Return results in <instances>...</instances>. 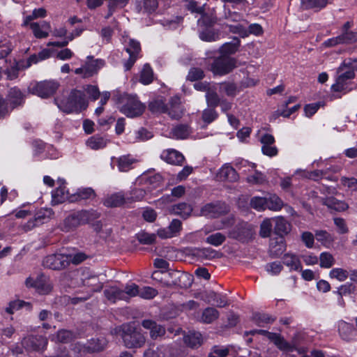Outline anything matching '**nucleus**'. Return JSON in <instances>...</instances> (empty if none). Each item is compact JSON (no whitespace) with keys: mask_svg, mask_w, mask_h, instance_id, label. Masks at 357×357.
<instances>
[{"mask_svg":"<svg viewBox=\"0 0 357 357\" xmlns=\"http://www.w3.org/2000/svg\"><path fill=\"white\" fill-rule=\"evenodd\" d=\"M146 194V190L144 187L139 188H135L130 191V195L126 197L127 203L130 202L141 201L145 197Z\"/></svg>","mask_w":357,"mask_h":357,"instance_id":"nucleus-48","label":"nucleus"},{"mask_svg":"<svg viewBox=\"0 0 357 357\" xmlns=\"http://www.w3.org/2000/svg\"><path fill=\"white\" fill-rule=\"evenodd\" d=\"M74 337L73 333L68 330H61L55 335L52 336V340L55 342L67 343Z\"/></svg>","mask_w":357,"mask_h":357,"instance_id":"nucleus-49","label":"nucleus"},{"mask_svg":"<svg viewBox=\"0 0 357 357\" xmlns=\"http://www.w3.org/2000/svg\"><path fill=\"white\" fill-rule=\"evenodd\" d=\"M329 277L332 279H335L339 282H344L349 277V273L345 269L334 268L330 271Z\"/></svg>","mask_w":357,"mask_h":357,"instance_id":"nucleus-52","label":"nucleus"},{"mask_svg":"<svg viewBox=\"0 0 357 357\" xmlns=\"http://www.w3.org/2000/svg\"><path fill=\"white\" fill-rule=\"evenodd\" d=\"M8 97L10 102L11 111L17 106L22 105L24 99V94L16 87L10 89Z\"/></svg>","mask_w":357,"mask_h":357,"instance_id":"nucleus-31","label":"nucleus"},{"mask_svg":"<svg viewBox=\"0 0 357 357\" xmlns=\"http://www.w3.org/2000/svg\"><path fill=\"white\" fill-rule=\"evenodd\" d=\"M25 307L27 309H29V303L20 300H17L10 302L8 307H6V311L8 314H13L15 311H17L18 310Z\"/></svg>","mask_w":357,"mask_h":357,"instance_id":"nucleus-56","label":"nucleus"},{"mask_svg":"<svg viewBox=\"0 0 357 357\" xmlns=\"http://www.w3.org/2000/svg\"><path fill=\"white\" fill-rule=\"evenodd\" d=\"M356 85L351 79H344L342 76H337L335 83L331 86L333 91L342 92L344 94L352 91Z\"/></svg>","mask_w":357,"mask_h":357,"instance_id":"nucleus-20","label":"nucleus"},{"mask_svg":"<svg viewBox=\"0 0 357 357\" xmlns=\"http://www.w3.org/2000/svg\"><path fill=\"white\" fill-rule=\"evenodd\" d=\"M123 43L126 46V52L130 56L128 60L124 63V68L126 70H129L138 58L141 50L140 44L139 42L128 37L123 38Z\"/></svg>","mask_w":357,"mask_h":357,"instance_id":"nucleus-11","label":"nucleus"},{"mask_svg":"<svg viewBox=\"0 0 357 357\" xmlns=\"http://www.w3.org/2000/svg\"><path fill=\"white\" fill-rule=\"evenodd\" d=\"M123 340L125 346L128 349H137L144 346L146 338L140 332L128 328L124 330Z\"/></svg>","mask_w":357,"mask_h":357,"instance_id":"nucleus-9","label":"nucleus"},{"mask_svg":"<svg viewBox=\"0 0 357 357\" xmlns=\"http://www.w3.org/2000/svg\"><path fill=\"white\" fill-rule=\"evenodd\" d=\"M167 113L172 119H178L183 114V107L181 105L180 99L178 97H174L169 102Z\"/></svg>","mask_w":357,"mask_h":357,"instance_id":"nucleus-28","label":"nucleus"},{"mask_svg":"<svg viewBox=\"0 0 357 357\" xmlns=\"http://www.w3.org/2000/svg\"><path fill=\"white\" fill-rule=\"evenodd\" d=\"M218 316L219 312L216 309L207 307L203 311L200 321L205 324H210L217 319Z\"/></svg>","mask_w":357,"mask_h":357,"instance_id":"nucleus-44","label":"nucleus"},{"mask_svg":"<svg viewBox=\"0 0 357 357\" xmlns=\"http://www.w3.org/2000/svg\"><path fill=\"white\" fill-rule=\"evenodd\" d=\"M158 294V291L151 287H143L140 288L139 287V294L142 298L144 299H151L154 298Z\"/></svg>","mask_w":357,"mask_h":357,"instance_id":"nucleus-60","label":"nucleus"},{"mask_svg":"<svg viewBox=\"0 0 357 357\" xmlns=\"http://www.w3.org/2000/svg\"><path fill=\"white\" fill-rule=\"evenodd\" d=\"M107 345V340L105 337H100L92 338L88 341L87 345L77 343L74 351L77 354V357H82L86 353L98 352L103 350Z\"/></svg>","mask_w":357,"mask_h":357,"instance_id":"nucleus-6","label":"nucleus"},{"mask_svg":"<svg viewBox=\"0 0 357 357\" xmlns=\"http://www.w3.org/2000/svg\"><path fill=\"white\" fill-rule=\"evenodd\" d=\"M83 284L91 287L93 291H100L102 288V284L99 282L98 278L95 275L83 280Z\"/></svg>","mask_w":357,"mask_h":357,"instance_id":"nucleus-57","label":"nucleus"},{"mask_svg":"<svg viewBox=\"0 0 357 357\" xmlns=\"http://www.w3.org/2000/svg\"><path fill=\"white\" fill-rule=\"evenodd\" d=\"M228 211V206L222 202L210 203L201 209V215L208 218H217Z\"/></svg>","mask_w":357,"mask_h":357,"instance_id":"nucleus-14","label":"nucleus"},{"mask_svg":"<svg viewBox=\"0 0 357 357\" xmlns=\"http://www.w3.org/2000/svg\"><path fill=\"white\" fill-rule=\"evenodd\" d=\"M320 266L324 268H329L335 264V259L333 256L327 252L321 253L319 256Z\"/></svg>","mask_w":357,"mask_h":357,"instance_id":"nucleus-55","label":"nucleus"},{"mask_svg":"<svg viewBox=\"0 0 357 357\" xmlns=\"http://www.w3.org/2000/svg\"><path fill=\"white\" fill-rule=\"evenodd\" d=\"M286 250V245L282 238L271 239L270 243L269 252L272 257H278Z\"/></svg>","mask_w":357,"mask_h":357,"instance_id":"nucleus-29","label":"nucleus"},{"mask_svg":"<svg viewBox=\"0 0 357 357\" xmlns=\"http://www.w3.org/2000/svg\"><path fill=\"white\" fill-rule=\"evenodd\" d=\"M55 102L59 109L66 113L79 112L87 107L84 93L77 90L56 98Z\"/></svg>","mask_w":357,"mask_h":357,"instance_id":"nucleus-1","label":"nucleus"},{"mask_svg":"<svg viewBox=\"0 0 357 357\" xmlns=\"http://www.w3.org/2000/svg\"><path fill=\"white\" fill-rule=\"evenodd\" d=\"M59 87L57 82L45 80L40 82L31 83L28 87L29 91L41 98H47L56 91Z\"/></svg>","mask_w":357,"mask_h":357,"instance_id":"nucleus-5","label":"nucleus"},{"mask_svg":"<svg viewBox=\"0 0 357 357\" xmlns=\"http://www.w3.org/2000/svg\"><path fill=\"white\" fill-rule=\"evenodd\" d=\"M57 187L52 192V203L59 204L66 201L74 202L77 201L76 195H70L68 190L66 187V181L63 178H59L56 181Z\"/></svg>","mask_w":357,"mask_h":357,"instance_id":"nucleus-8","label":"nucleus"},{"mask_svg":"<svg viewBox=\"0 0 357 357\" xmlns=\"http://www.w3.org/2000/svg\"><path fill=\"white\" fill-rule=\"evenodd\" d=\"M73 195H76L77 201L78 199H87L92 198L94 197L95 192L91 188H83L79 189L75 194H73Z\"/></svg>","mask_w":357,"mask_h":357,"instance_id":"nucleus-62","label":"nucleus"},{"mask_svg":"<svg viewBox=\"0 0 357 357\" xmlns=\"http://www.w3.org/2000/svg\"><path fill=\"white\" fill-rule=\"evenodd\" d=\"M261 334L265 335L268 340L280 350L286 352L293 351L296 349L295 346L287 342L278 333H270L264 330H253L246 332L245 335Z\"/></svg>","mask_w":357,"mask_h":357,"instance_id":"nucleus-7","label":"nucleus"},{"mask_svg":"<svg viewBox=\"0 0 357 357\" xmlns=\"http://www.w3.org/2000/svg\"><path fill=\"white\" fill-rule=\"evenodd\" d=\"M153 73L151 68L148 64H145L141 71L139 82L144 84H149L152 82Z\"/></svg>","mask_w":357,"mask_h":357,"instance_id":"nucleus-46","label":"nucleus"},{"mask_svg":"<svg viewBox=\"0 0 357 357\" xmlns=\"http://www.w3.org/2000/svg\"><path fill=\"white\" fill-rule=\"evenodd\" d=\"M162 181V177L160 174L148 170L136 178L135 185L144 187L146 191L151 192L152 190L160 188Z\"/></svg>","mask_w":357,"mask_h":357,"instance_id":"nucleus-4","label":"nucleus"},{"mask_svg":"<svg viewBox=\"0 0 357 357\" xmlns=\"http://www.w3.org/2000/svg\"><path fill=\"white\" fill-rule=\"evenodd\" d=\"M216 178L220 181L233 182L238 179V174L236 170L229 164H225L218 170Z\"/></svg>","mask_w":357,"mask_h":357,"instance_id":"nucleus-19","label":"nucleus"},{"mask_svg":"<svg viewBox=\"0 0 357 357\" xmlns=\"http://www.w3.org/2000/svg\"><path fill=\"white\" fill-rule=\"evenodd\" d=\"M338 331L343 340H349L354 335L353 326L343 321L338 322Z\"/></svg>","mask_w":357,"mask_h":357,"instance_id":"nucleus-34","label":"nucleus"},{"mask_svg":"<svg viewBox=\"0 0 357 357\" xmlns=\"http://www.w3.org/2000/svg\"><path fill=\"white\" fill-rule=\"evenodd\" d=\"M283 268L282 265L279 261L268 263L265 266V270L272 275L279 274Z\"/></svg>","mask_w":357,"mask_h":357,"instance_id":"nucleus-63","label":"nucleus"},{"mask_svg":"<svg viewBox=\"0 0 357 357\" xmlns=\"http://www.w3.org/2000/svg\"><path fill=\"white\" fill-rule=\"evenodd\" d=\"M220 91L228 96H235L238 93L236 85L233 82H224L220 85Z\"/></svg>","mask_w":357,"mask_h":357,"instance_id":"nucleus-54","label":"nucleus"},{"mask_svg":"<svg viewBox=\"0 0 357 357\" xmlns=\"http://www.w3.org/2000/svg\"><path fill=\"white\" fill-rule=\"evenodd\" d=\"M196 255L202 259H211L217 256V252L211 248H205L197 250Z\"/></svg>","mask_w":357,"mask_h":357,"instance_id":"nucleus-58","label":"nucleus"},{"mask_svg":"<svg viewBox=\"0 0 357 357\" xmlns=\"http://www.w3.org/2000/svg\"><path fill=\"white\" fill-rule=\"evenodd\" d=\"M149 108L153 112L165 113L167 112L168 107L165 105L162 100H155L149 104Z\"/></svg>","mask_w":357,"mask_h":357,"instance_id":"nucleus-61","label":"nucleus"},{"mask_svg":"<svg viewBox=\"0 0 357 357\" xmlns=\"http://www.w3.org/2000/svg\"><path fill=\"white\" fill-rule=\"evenodd\" d=\"M301 6L305 9L319 10L325 7L327 0H301Z\"/></svg>","mask_w":357,"mask_h":357,"instance_id":"nucleus-45","label":"nucleus"},{"mask_svg":"<svg viewBox=\"0 0 357 357\" xmlns=\"http://www.w3.org/2000/svg\"><path fill=\"white\" fill-rule=\"evenodd\" d=\"M44 265L53 270H59L68 266L67 253L61 252L49 255L43 261Z\"/></svg>","mask_w":357,"mask_h":357,"instance_id":"nucleus-13","label":"nucleus"},{"mask_svg":"<svg viewBox=\"0 0 357 357\" xmlns=\"http://www.w3.org/2000/svg\"><path fill=\"white\" fill-rule=\"evenodd\" d=\"M112 162L116 160L118 169L120 172H126L132 168V165L135 162V159L130 155H121L117 158H112Z\"/></svg>","mask_w":357,"mask_h":357,"instance_id":"nucleus-26","label":"nucleus"},{"mask_svg":"<svg viewBox=\"0 0 357 357\" xmlns=\"http://www.w3.org/2000/svg\"><path fill=\"white\" fill-rule=\"evenodd\" d=\"M98 217L99 213L93 210L77 211L67 216L60 224L59 228L64 232L72 231L80 225L89 223Z\"/></svg>","mask_w":357,"mask_h":357,"instance_id":"nucleus-2","label":"nucleus"},{"mask_svg":"<svg viewBox=\"0 0 357 357\" xmlns=\"http://www.w3.org/2000/svg\"><path fill=\"white\" fill-rule=\"evenodd\" d=\"M192 212V207L186 202H180L172 205L169 208V213L178 215L183 219L188 218Z\"/></svg>","mask_w":357,"mask_h":357,"instance_id":"nucleus-22","label":"nucleus"},{"mask_svg":"<svg viewBox=\"0 0 357 357\" xmlns=\"http://www.w3.org/2000/svg\"><path fill=\"white\" fill-rule=\"evenodd\" d=\"M126 203V198L121 192L107 195L103 201V204L107 207H118Z\"/></svg>","mask_w":357,"mask_h":357,"instance_id":"nucleus-27","label":"nucleus"},{"mask_svg":"<svg viewBox=\"0 0 357 357\" xmlns=\"http://www.w3.org/2000/svg\"><path fill=\"white\" fill-rule=\"evenodd\" d=\"M268 208L271 211H280L284 204L282 199L276 195H272L267 199Z\"/></svg>","mask_w":357,"mask_h":357,"instance_id":"nucleus-51","label":"nucleus"},{"mask_svg":"<svg viewBox=\"0 0 357 357\" xmlns=\"http://www.w3.org/2000/svg\"><path fill=\"white\" fill-rule=\"evenodd\" d=\"M139 286L133 282L128 283L123 289V301H129L131 298L138 296Z\"/></svg>","mask_w":357,"mask_h":357,"instance_id":"nucleus-43","label":"nucleus"},{"mask_svg":"<svg viewBox=\"0 0 357 357\" xmlns=\"http://www.w3.org/2000/svg\"><path fill=\"white\" fill-rule=\"evenodd\" d=\"M153 137V134L144 128L130 132L128 135L127 140L130 143L144 142Z\"/></svg>","mask_w":357,"mask_h":357,"instance_id":"nucleus-23","label":"nucleus"},{"mask_svg":"<svg viewBox=\"0 0 357 357\" xmlns=\"http://www.w3.org/2000/svg\"><path fill=\"white\" fill-rule=\"evenodd\" d=\"M253 234L252 227L250 225L243 223L229 234V237L239 240L246 241L252 237Z\"/></svg>","mask_w":357,"mask_h":357,"instance_id":"nucleus-16","label":"nucleus"},{"mask_svg":"<svg viewBox=\"0 0 357 357\" xmlns=\"http://www.w3.org/2000/svg\"><path fill=\"white\" fill-rule=\"evenodd\" d=\"M143 357H165L162 347H150L144 351Z\"/></svg>","mask_w":357,"mask_h":357,"instance_id":"nucleus-64","label":"nucleus"},{"mask_svg":"<svg viewBox=\"0 0 357 357\" xmlns=\"http://www.w3.org/2000/svg\"><path fill=\"white\" fill-rule=\"evenodd\" d=\"M108 142L106 138L96 135L89 137L86 140V144L91 149L98 150L105 148Z\"/></svg>","mask_w":357,"mask_h":357,"instance_id":"nucleus-32","label":"nucleus"},{"mask_svg":"<svg viewBox=\"0 0 357 357\" xmlns=\"http://www.w3.org/2000/svg\"><path fill=\"white\" fill-rule=\"evenodd\" d=\"M142 326L144 328L150 330L151 337L153 339L165 334V328L162 326L158 325L152 320H144L142 321Z\"/></svg>","mask_w":357,"mask_h":357,"instance_id":"nucleus-30","label":"nucleus"},{"mask_svg":"<svg viewBox=\"0 0 357 357\" xmlns=\"http://www.w3.org/2000/svg\"><path fill=\"white\" fill-rule=\"evenodd\" d=\"M274 231L281 238L291 231V225L283 217L278 216L273 218Z\"/></svg>","mask_w":357,"mask_h":357,"instance_id":"nucleus-24","label":"nucleus"},{"mask_svg":"<svg viewBox=\"0 0 357 357\" xmlns=\"http://www.w3.org/2000/svg\"><path fill=\"white\" fill-rule=\"evenodd\" d=\"M337 76H342L344 79L352 80L355 77V73L351 68L344 65V61L337 69Z\"/></svg>","mask_w":357,"mask_h":357,"instance_id":"nucleus-59","label":"nucleus"},{"mask_svg":"<svg viewBox=\"0 0 357 357\" xmlns=\"http://www.w3.org/2000/svg\"><path fill=\"white\" fill-rule=\"evenodd\" d=\"M235 67L236 61L233 58L222 55L214 61L211 70L215 75H223L229 73Z\"/></svg>","mask_w":357,"mask_h":357,"instance_id":"nucleus-10","label":"nucleus"},{"mask_svg":"<svg viewBox=\"0 0 357 357\" xmlns=\"http://www.w3.org/2000/svg\"><path fill=\"white\" fill-rule=\"evenodd\" d=\"M273 225V218L264 219L260 225L259 235L262 238L268 237L272 231Z\"/></svg>","mask_w":357,"mask_h":357,"instance_id":"nucleus-50","label":"nucleus"},{"mask_svg":"<svg viewBox=\"0 0 357 357\" xmlns=\"http://www.w3.org/2000/svg\"><path fill=\"white\" fill-rule=\"evenodd\" d=\"M144 109L145 106L135 96L126 95L121 99L120 111L128 117L133 118L140 116Z\"/></svg>","mask_w":357,"mask_h":357,"instance_id":"nucleus-3","label":"nucleus"},{"mask_svg":"<svg viewBox=\"0 0 357 357\" xmlns=\"http://www.w3.org/2000/svg\"><path fill=\"white\" fill-rule=\"evenodd\" d=\"M246 22L242 21L234 24H227L230 32L238 34L240 36L244 38L248 36V31L246 28Z\"/></svg>","mask_w":357,"mask_h":357,"instance_id":"nucleus-38","label":"nucleus"},{"mask_svg":"<svg viewBox=\"0 0 357 357\" xmlns=\"http://www.w3.org/2000/svg\"><path fill=\"white\" fill-rule=\"evenodd\" d=\"M185 343L192 348L200 346L202 344V335L198 332H190L184 336Z\"/></svg>","mask_w":357,"mask_h":357,"instance_id":"nucleus-42","label":"nucleus"},{"mask_svg":"<svg viewBox=\"0 0 357 357\" xmlns=\"http://www.w3.org/2000/svg\"><path fill=\"white\" fill-rule=\"evenodd\" d=\"M190 133V130L186 125H178L172 128L169 137L176 139L187 138Z\"/></svg>","mask_w":357,"mask_h":357,"instance_id":"nucleus-35","label":"nucleus"},{"mask_svg":"<svg viewBox=\"0 0 357 357\" xmlns=\"http://www.w3.org/2000/svg\"><path fill=\"white\" fill-rule=\"evenodd\" d=\"M27 287H34L39 294H47L52 291V284L50 279L44 275H39L36 278H29L26 280Z\"/></svg>","mask_w":357,"mask_h":357,"instance_id":"nucleus-12","label":"nucleus"},{"mask_svg":"<svg viewBox=\"0 0 357 357\" xmlns=\"http://www.w3.org/2000/svg\"><path fill=\"white\" fill-rule=\"evenodd\" d=\"M104 294L107 300L112 303H115L119 300L123 301V298H125L122 295L123 289H121L117 287H109L105 290Z\"/></svg>","mask_w":357,"mask_h":357,"instance_id":"nucleus-37","label":"nucleus"},{"mask_svg":"<svg viewBox=\"0 0 357 357\" xmlns=\"http://www.w3.org/2000/svg\"><path fill=\"white\" fill-rule=\"evenodd\" d=\"M323 203L328 208L337 211H343L348 208V204L347 203L338 200L333 197L324 198Z\"/></svg>","mask_w":357,"mask_h":357,"instance_id":"nucleus-33","label":"nucleus"},{"mask_svg":"<svg viewBox=\"0 0 357 357\" xmlns=\"http://www.w3.org/2000/svg\"><path fill=\"white\" fill-rule=\"evenodd\" d=\"M282 264L289 271H301L302 264L298 255L293 252H287L282 258Z\"/></svg>","mask_w":357,"mask_h":357,"instance_id":"nucleus-18","label":"nucleus"},{"mask_svg":"<svg viewBox=\"0 0 357 357\" xmlns=\"http://www.w3.org/2000/svg\"><path fill=\"white\" fill-rule=\"evenodd\" d=\"M199 38L206 42L215 41L219 39V33L208 27L200 31Z\"/></svg>","mask_w":357,"mask_h":357,"instance_id":"nucleus-47","label":"nucleus"},{"mask_svg":"<svg viewBox=\"0 0 357 357\" xmlns=\"http://www.w3.org/2000/svg\"><path fill=\"white\" fill-rule=\"evenodd\" d=\"M53 215L54 212L51 208H42L35 215L34 221L40 225L49 221Z\"/></svg>","mask_w":357,"mask_h":357,"instance_id":"nucleus-40","label":"nucleus"},{"mask_svg":"<svg viewBox=\"0 0 357 357\" xmlns=\"http://www.w3.org/2000/svg\"><path fill=\"white\" fill-rule=\"evenodd\" d=\"M250 206L258 211H264L268 208L267 199L261 197H254L250 200Z\"/></svg>","mask_w":357,"mask_h":357,"instance_id":"nucleus-53","label":"nucleus"},{"mask_svg":"<svg viewBox=\"0 0 357 357\" xmlns=\"http://www.w3.org/2000/svg\"><path fill=\"white\" fill-rule=\"evenodd\" d=\"M47 344V340L42 335H28L22 342V346L28 351H39L44 349Z\"/></svg>","mask_w":357,"mask_h":357,"instance_id":"nucleus-15","label":"nucleus"},{"mask_svg":"<svg viewBox=\"0 0 357 357\" xmlns=\"http://www.w3.org/2000/svg\"><path fill=\"white\" fill-rule=\"evenodd\" d=\"M34 36L37 38H45L49 36L51 30L50 24L46 21L30 24Z\"/></svg>","mask_w":357,"mask_h":357,"instance_id":"nucleus-21","label":"nucleus"},{"mask_svg":"<svg viewBox=\"0 0 357 357\" xmlns=\"http://www.w3.org/2000/svg\"><path fill=\"white\" fill-rule=\"evenodd\" d=\"M206 301L216 305L218 307H224L228 305L226 295L210 291L206 294Z\"/></svg>","mask_w":357,"mask_h":357,"instance_id":"nucleus-25","label":"nucleus"},{"mask_svg":"<svg viewBox=\"0 0 357 357\" xmlns=\"http://www.w3.org/2000/svg\"><path fill=\"white\" fill-rule=\"evenodd\" d=\"M160 158L169 164L175 165H181L184 160L183 154L173 149L164 150L160 155Z\"/></svg>","mask_w":357,"mask_h":357,"instance_id":"nucleus-17","label":"nucleus"},{"mask_svg":"<svg viewBox=\"0 0 357 357\" xmlns=\"http://www.w3.org/2000/svg\"><path fill=\"white\" fill-rule=\"evenodd\" d=\"M102 65L103 63L102 61L93 60L92 58L88 57V61L84 65L85 68V77H89L93 76Z\"/></svg>","mask_w":357,"mask_h":357,"instance_id":"nucleus-36","label":"nucleus"},{"mask_svg":"<svg viewBox=\"0 0 357 357\" xmlns=\"http://www.w3.org/2000/svg\"><path fill=\"white\" fill-rule=\"evenodd\" d=\"M315 237L317 241L320 242L324 247L330 248L334 241L333 237L326 231L319 230L315 232Z\"/></svg>","mask_w":357,"mask_h":357,"instance_id":"nucleus-39","label":"nucleus"},{"mask_svg":"<svg viewBox=\"0 0 357 357\" xmlns=\"http://www.w3.org/2000/svg\"><path fill=\"white\" fill-rule=\"evenodd\" d=\"M226 235L221 232H215L209 234L205 239V242L215 247L221 245L226 241Z\"/></svg>","mask_w":357,"mask_h":357,"instance_id":"nucleus-41","label":"nucleus"}]
</instances>
